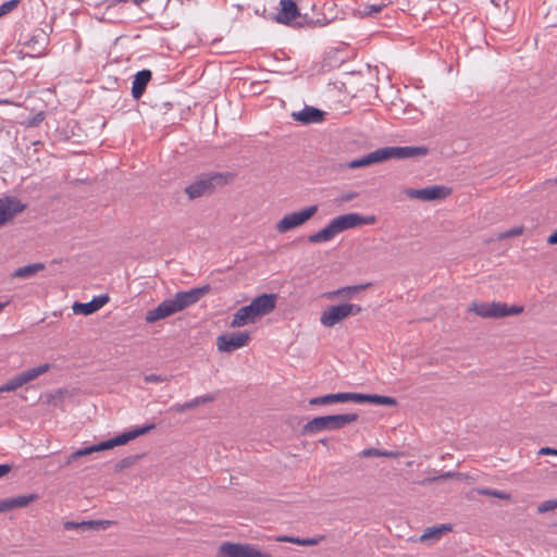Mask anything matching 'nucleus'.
I'll list each match as a JSON object with an SVG mask.
<instances>
[{
  "instance_id": "f257e3e1",
  "label": "nucleus",
  "mask_w": 557,
  "mask_h": 557,
  "mask_svg": "<svg viewBox=\"0 0 557 557\" xmlns=\"http://www.w3.org/2000/svg\"><path fill=\"white\" fill-rule=\"evenodd\" d=\"M374 215H361L356 212L338 215L321 231L309 235L308 240L311 244L325 243L333 239L337 234L362 225H371L375 222Z\"/></svg>"
},
{
  "instance_id": "f03ea898",
  "label": "nucleus",
  "mask_w": 557,
  "mask_h": 557,
  "mask_svg": "<svg viewBox=\"0 0 557 557\" xmlns=\"http://www.w3.org/2000/svg\"><path fill=\"white\" fill-rule=\"evenodd\" d=\"M274 21L278 24L309 28L323 26L329 23L325 18H312L307 14H301L294 0H280V9L274 15Z\"/></svg>"
},
{
  "instance_id": "7ed1b4c3",
  "label": "nucleus",
  "mask_w": 557,
  "mask_h": 557,
  "mask_svg": "<svg viewBox=\"0 0 557 557\" xmlns=\"http://www.w3.org/2000/svg\"><path fill=\"white\" fill-rule=\"evenodd\" d=\"M154 428H156V425L153 423H151V424L144 425L141 428H137L132 431L125 432L123 434H120L113 438L101 442L99 444H96V445H92L89 447H85L83 449H78V450L72 453L67 457V459L65 460L63 466H70L72 462L76 461L78 458L90 455L92 453L110 449V448H113L119 445H124L140 435L147 434L149 431L153 430Z\"/></svg>"
},
{
  "instance_id": "20e7f679",
  "label": "nucleus",
  "mask_w": 557,
  "mask_h": 557,
  "mask_svg": "<svg viewBox=\"0 0 557 557\" xmlns=\"http://www.w3.org/2000/svg\"><path fill=\"white\" fill-rule=\"evenodd\" d=\"M358 420L357 413L331 414L317 417L308 421L304 428V434H317L322 431H336Z\"/></svg>"
},
{
  "instance_id": "39448f33",
  "label": "nucleus",
  "mask_w": 557,
  "mask_h": 557,
  "mask_svg": "<svg viewBox=\"0 0 557 557\" xmlns=\"http://www.w3.org/2000/svg\"><path fill=\"white\" fill-rule=\"evenodd\" d=\"M469 311L484 319H498L508 315H517L523 311L522 306H508L504 302H479L473 301Z\"/></svg>"
},
{
  "instance_id": "423d86ee",
  "label": "nucleus",
  "mask_w": 557,
  "mask_h": 557,
  "mask_svg": "<svg viewBox=\"0 0 557 557\" xmlns=\"http://www.w3.org/2000/svg\"><path fill=\"white\" fill-rule=\"evenodd\" d=\"M224 176L220 173L201 175L194 183L185 187V193L190 200L210 195L218 185H224Z\"/></svg>"
},
{
  "instance_id": "0eeeda50",
  "label": "nucleus",
  "mask_w": 557,
  "mask_h": 557,
  "mask_svg": "<svg viewBox=\"0 0 557 557\" xmlns=\"http://www.w3.org/2000/svg\"><path fill=\"white\" fill-rule=\"evenodd\" d=\"M361 311L362 308L359 305L349 302H344L337 306H330L322 312L320 322L326 327H332L347 317L356 315Z\"/></svg>"
},
{
  "instance_id": "6e6552de",
  "label": "nucleus",
  "mask_w": 557,
  "mask_h": 557,
  "mask_svg": "<svg viewBox=\"0 0 557 557\" xmlns=\"http://www.w3.org/2000/svg\"><path fill=\"white\" fill-rule=\"evenodd\" d=\"M318 206L312 205L301 209L300 211L287 213L275 224V230L280 234L287 233L293 228L304 225L318 212Z\"/></svg>"
},
{
  "instance_id": "1a4fd4ad",
  "label": "nucleus",
  "mask_w": 557,
  "mask_h": 557,
  "mask_svg": "<svg viewBox=\"0 0 557 557\" xmlns=\"http://www.w3.org/2000/svg\"><path fill=\"white\" fill-rule=\"evenodd\" d=\"M218 557H272L262 553L255 545L225 542L219 548Z\"/></svg>"
},
{
  "instance_id": "9d476101",
  "label": "nucleus",
  "mask_w": 557,
  "mask_h": 557,
  "mask_svg": "<svg viewBox=\"0 0 557 557\" xmlns=\"http://www.w3.org/2000/svg\"><path fill=\"white\" fill-rule=\"evenodd\" d=\"M491 2L495 5V10L491 12L488 17L491 28L498 33L510 32V27L515 21V11L506 7L505 12H502L499 2H496L495 0H492ZM504 3L507 5L508 0H505Z\"/></svg>"
},
{
  "instance_id": "9b49d317",
  "label": "nucleus",
  "mask_w": 557,
  "mask_h": 557,
  "mask_svg": "<svg viewBox=\"0 0 557 557\" xmlns=\"http://www.w3.org/2000/svg\"><path fill=\"white\" fill-rule=\"evenodd\" d=\"M49 368L50 366L48 363H45L16 374L15 376L11 377L5 384L0 386V393L16 391L24 384H27L37 379L39 375L46 373L49 370Z\"/></svg>"
},
{
  "instance_id": "f8f14e48",
  "label": "nucleus",
  "mask_w": 557,
  "mask_h": 557,
  "mask_svg": "<svg viewBox=\"0 0 557 557\" xmlns=\"http://www.w3.org/2000/svg\"><path fill=\"white\" fill-rule=\"evenodd\" d=\"M49 37H20L18 53L23 57L38 58L47 52Z\"/></svg>"
},
{
  "instance_id": "ddd939ff",
  "label": "nucleus",
  "mask_w": 557,
  "mask_h": 557,
  "mask_svg": "<svg viewBox=\"0 0 557 557\" xmlns=\"http://www.w3.org/2000/svg\"><path fill=\"white\" fill-rule=\"evenodd\" d=\"M250 341L248 332L222 334L216 337V347L221 352H233L245 347Z\"/></svg>"
},
{
  "instance_id": "4468645a",
  "label": "nucleus",
  "mask_w": 557,
  "mask_h": 557,
  "mask_svg": "<svg viewBox=\"0 0 557 557\" xmlns=\"http://www.w3.org/2000/svg\"><path fill=\"white\" fill-rule=\"evenodd\" d=\"M383 160L388 159H410V158H418V157H424L428 154L429 149L426 147L420 146V147H411V146H405V147H385L381 148Z\"/></svg>"
},
{
  "instance_id": "2eb2a0df",
  "label": "nucleus",
  "mask_w": 557,
  "mask_h": 557,
  "mask_svg": "<svg viewBox=\"0 0 557 557\" xmlns=\"http://www.w3.org/2000/svg\"><path fill=\"white\" fill-rule=\"evenodd\" d=\"M25 209L26 205L14 196H4L0 198V226L11 221Z\"/></svg>"
},
{
  "instance_id": "dca6fc26",
  "label": "nucleus",
  "mask_w": 557,
  "mask_h": 557,
  "mask_svg": "<svg viewBox=\"0 0 557 557\" xmlns=\"http://www.w3.org/2000/svg\"><path fill=\"white\" fill-rule=\"evenodd\" d=\"M405 194L411 199L430 201L445 198L449 195V189L445 186L434 185L421 189L408 188L405 190Z\"/></svg>"
},
{
  "instance_id": "f3484780",
  "label": "nucleus",
  "mask_w": 557,
  "mask_h": 557,
  "mask_svg": "<svg viewBox=\"0 0 557 557\" xmlns=\"http://www.w3.org/2000/svg\"><path fill=\"white\" fill-rule=\"evenodd\" d=\"M210 292V285L191 288L189 290L178 292L174 295V300L180 311L188 308L189 306L198 302L201 297Z\"/></svg>"
},
{
  "instance_id": "a211bd4d",
  "label": "nucleus",
  "mask_w": 557,
  "mask_h": 557,
  "mask_svg": "<svg viewBox=\"0 0 557 557\" xmlns=\"http://www.w3.org/2000/svg\"><path fill=\"white\" fill-rule=\"evenodd\" d=\"M176 312H180L174 298L165 299L159 306L152 310H149L146 314V322L153 323L158 320L165 319Z\"/></svg>"
},
{
  "instance_id": "6ab92c4d",
  "label": "nucleus",
  "mask_w": 557,
  "mask_h": 557,
  "mask_svg": "<svg viewBox=\"0 0 557 557\" xmlns=\"http://www.w3.org/2000/svg\"><path fill=\"white\" fill-rule=\"evenodd\" d=\"M109 299L107 294H102L94 297L89 302H75L72 306V310L75 314L89 315L101 309Z\"/></svg>"
},
{
  "instance_id": "aec40b11",
  "label": "nucleus",
  "mask_w": 557,
  "mask_h": 557,
  "mask_svg": "<svg viewBox=\"0 0 557 557\" xmlns=\"http://www.w3.org/2000/svg\"><path fill=\"white\" fill-rule=\"evenodd\" d=\"M325 112L314 107L306 106L302 110L293 112L292 116L295 121H298L305 125L315 124L323 121Z\"/></svg>"
},
{
  "instance_id": "412c9836",
  "label": "nucleus",
  "mask_w": 557,
  "mask_h": 557,
  "mask_svg": "<svg viewBox=\"0 0 557 557\" xmlns=\"http://www.w3.org/2000/svg\"><path fill=\"white\" fill-rule=\"evenodd\" d=\"M259 314L253 307L249 304L239 308L233 315L231 322L232 327H242L250 323H255L259 319Z\"/></svg>"
},
{
  "instance_id": "4be33fe9",
  "label": "nucleus",
  "mask_w": 557,
  "mask_h": 557,
  "mask_svg": "<svg viewBox=\"0 0 557 557\" xmlns=\"http://www.w3.org/2000/svg\"><path fill=\"white\" fill-rule=\"evenodd\" d=\"M277 296L275 294H262L256 297L250 305L253 307L259 317H263L272 312L276 305Z\"/></svg>"
},
{
  "instance_id": "5701e85b",
  "label": "nucleus",
  "mask_w": 557,
  "mask_h": 557,
  "mask_svg": "<svg viewBox=\"0 0 557 557\" xmlns=\"http://www.w3.org/2000/svg\"><path fill=\"white\" fill-rule=\"evenodd\" d=\"M38 499L37 494L18 495L0 500V512H5L14 508H23Z\"/></svg>"
},
{
  "instance_id": "b1692460",
  "label": "nucleus",
  "mask_w": 557,
  "mask_h": 557,
  "mask_svg": "<svg viewBox=\"0 0 557 557\" xmlns=\"http://www.w3.org/2000/svg\"><path fill=\"white\" fill-rule=\"evenodd\" d=\"M356 399V393H336V394H327L320 397H313L309 400V405L318 406V405H331L336 403H349Z\"/></svg>"
},
{
  "instance_id": "393cba45",
  "label": "nucleus",
  "mask_w": 557,
  "mask_h": 557,
  "mask_svg": "<svg viewBox=\"0 0 557 557\" xmlns=\"http://www.w3.org/2000/svg\"><path fill=\"white\" fill-rule=\"evenodd\" d=\"M201 44L202 40L200 37H171V40L168 42V48L182 53Z\"/></svg>"
},
{
  "instance_id": "a878e982",
  "label": "nucleus",
  "mask_w": 557,
  "mask_h": 557,
  "mask_svg": "<svg viewBox=\"0 0 557 557\" xmlns=\"http://www.w3.org/2000/svg\"><path fill=\"white\" fill-rule=\"evenodd\" d=\"M383 154L382 149H376L367 156H363L359 159H355L346 164H341L339 168H347V169H358V168H364L370 166L375 163L383 162Z\"/></svg>"
},
{
  "instance_id": "bb28decb",
  "label": "nucleus",
  "mask_w": 557,
  "mask_h": 557,
  "mask_svg": "<svg viewBox=\"0 0 557 557\" xmlns=\"http://www.w3.org/2000/svg\"><path fill=\"white\" fill-rule=\"evenodd\" d=\"M151 76L150 70H141L135 75L132 85V95L135 99H139L143 96Z\"/></svg>"
},
{
  "instance_id": "cd10ccee",
  "label": "nucleus",
  "mask_w": 557,
  "mask_h": 557,
  "mask_svg": "<svg viewBox=\"0 0 557 557\" xmlns=\"http://www.w3.org/2000/svg\"><path fill=\"white\" fill-rule=\"evenodd\" d=\"M355 403H371L374 405H383V406H396L397 400L394 397L389 396H381V395H368L356 393Z\"/></svg>"
},
{
  "instance_id": "c85d7f7f",
  "label": "nucleus",
  "mask_w": 557,
  "mask_h": 557,
  "mask_svg": "<svg viewBox=\"0 0 557 557\" xmlns=\"http://www.w3.org/2000/svg\"><path fill=\"white\" fill-rule=\"evenodd\" d=\"M451 531V524H440L436 527L428 528L420 536V542L438 541L445 533Z\"/></svg>"
},
{
  "instance_id": "c756f323",
  "label": "nucleus",
  "mask_w": 557,
  "mask_h": 557,
  "mask_svg": "<svg viewBox=\"0 0 557 557\" xmlns=\"http://www.w3.org/2000/svg\"><path fill=\"white\" fill-rule=\"evenodd\" d=\"M45 264L42 262H36L32 264H27L25 267L17 268L13 273V278H28L35 276L38 272L45 270Z\"/></svg>"
},
{
  "instance_id": "7c9ffc66",
  "label": "nucleus",
  "mask_w": 557,
  "mask_h": 557,
  "mask_svg": "<svg viewBox=\"0 0 557 557\" xmlns=\"http://www.w3.org/2000/svg\"><path fill=\"white\" fill-rule=\"evenodd\" d=\"M370 285H371V283L342 287L334 292L329 293L327 297L333 298V297L342 296V297L350 299V298H354L358 292L368 288Z\"/></svg>"
},
{
  "instance_id": "2f4dec72",
  "label": "nucleus",
  "mask_w": 557,
  "mask_h": 557,
  "mask_svg": "<svg viewBox=\"0 0 557 557\" xmlns=\"http://www.w3.org/2000/svg\"><path fill=\"white\" fill-rule=\"evenodd\" d=\"M323 539L324 536L300 539L295 536L282 535L276 537V542L293 543L302 546H314L318 545Z\"/></svg>"
},
{
  "instance_id": "473e14b6",
  "label": "nucleus",
  "mask_w": 557,
  "mask_h": 557,
  "mask_svg": "<svg viewBox=\"0 0 557 557\" xmlns=\"http://www.w3.org/2000/svg\"><path fill=\"white\" fill-rule=\"evenodd\" d=\"M113 524V521L110 520H88L81 521L79 530L81 531H100L106 530L110 525Z\"/></svg>"
},
{
  "instance_id": "72a5a7b5",
  "label": "nucleus",
  "mask_w": 557,
  "mask_h": 557,
  "mask_svg": "<svg viewBox=\"0 0 557 557\" xmlns=\"http://www.w3.org/2000/svg\"><path fill=\"white\" fill-rule=\"evenodd\" d=\"M384 8H386V3L383 0L376 1L374 3H367L362 8L359 9V14L361 16H373L380 13Z\"/></svg>"
},
{
  "instance_id": "f704fd0d",
  "label": "nucleus",
  "mask_w": 557,
  "mask_h": 557,
  "mask_svg": "<svg viewBox=\"0 0 557 557\" xmlns=\"http://www.w3.org/2000/svg\"><path fill=\"white\" fill-rule=\"evenodd\" d=\"M360 456L363 458H371V457L396 458L398 456V453L392 451V450H381L377 448H367L360 453Z\"/></svg>"
},
{
  "instance_id": "c9c22d12",
  "label": "nucleus",
  "mask_w": 557,
  "mask_h": 557,
  "mask_svg": "<svg viewBox=\"0 0 557 557\" xmlns=\"http://www.w3.org/2000/svg\"><path fill=\"white\" fill-rule=\"evenodd\" d=\"M473 491L476 492L479 495L496 497V498L504 499V500L511 499V495L509 493L498 491V490H493V488H488V487H478V488H474Z\"/></svg>"
},
{
  "instance_id": "e433bc0d",
  "label": "nucleus",
  "mask_w": 557,
  "mask_h": 557,
  "mask_svg": "<svg viewBox=\"0 0 557 557\" xmlns=\"http://www.w3.org/2000/svg\"><path fill=\"white\" fill-rule=\"evenodd\" d=\"M138 459H139V456L125 457L116 462V465L114 466V471L121 472L124 469L132 467L134 463H136V461Z\"/></svg>"
},
{
  "instance_id": "4c0bfd02",
  "label": "nucleus",
  "mask_w": 557,
  "mask_h": 557,
  "mask_svg": "<svg viewBox=\"0 0 557 557\" xmlns=\"http://www.w3.org/2000/svg\"><path fill=\"white\" fill-rule=\"evenodd\" d=\"M214 399H215V397L213 395L207 394V395L198 396V397L187 401V404H188L189 409H194L200 405H203L207 403H212V401H214Z\"/></svg>"
},
{
  "instance_id": "58836bf2",
  "label": "nucleus",
  "mask_w": 557,
  "mask_h": 557,
  "mask_svg": "<svg viewBox=\"0 0 557 557\" xmlns=\"http://www.w3.org/2000/svg\"><path fill=\"white\" fill-rule=\"evenodd\" d=\"M45 120V113L38 112L34 116L27 117L22 122L26 127H36Z\"/></svg>"
},
{
  "instance_id": "ea45409f",
  "label": "nucleus",
  "mask_w": 557,
  "mask_h": 557,
  "mask_svg": "<svg viewBox=\"0 0 557 557\" xmlns=\"http://www.w3.org/2000/svg\"><path fill=\"white\" fill-rule=\"evenodd\" d=\"M18 2H20V0H10V1L2 3L0 5V17L10 13L12 10H14L17 7Z\"/></svg>"
},
{
  "instance_id": "a19ab883",
  "label": "nucleus",
  "mask_w": 557,
  "mask_h": 557,
  "mask_svg": "<svg viewBox=\"0 0 557 557\" xmlns=\"http://www.w3.org/2000/svg\"><path fill=\"white\" fill-rule=\"evenodd\" d=\"M557 508V500L555 499H549V500H545L543 502L539 507H537V512L540 513H543V512H547V511H550V510H554Z\"/></svg>"
},
{
  "instance_id": "79ce46f5",
  "label": "nucleus",
  "mask_w": 557,
  "mask_h": 557,
  "mask_svg": "<svg viewBox=\"0 0 557 557\" xmlns=\"http://www.w3.org/2000/svg\"><path fill=\"white\" fill-rule=\"evenodd\" d=\"M523 232V227L522 226H518V227H512L504 233H500L498 235V239H506V238H509V237H515V236H519L521 235Z\"/></svg>"
},
{
  "instance_id": "37998d69",
  "label": "nucleus",
  "mask_w": 557,
  "mask_h": 557,
  "mask_svg": "<svg viewBox=\"0 0 557 557\" xmlns=\"http://www.w3.org/2000/svg\"><path fill=\"white\" fill-rule=\"evenodd\" d=\"M144 380H145L146 383H161V382L166 381L165 377H162L161 375H158V374H154V373L145 375Z\"/></svg>"
},
{
  "instance_id": "c03bdc74",
  "label": "nucleus",
  "mask_w": 557,
  "mask_h": 557,
  "mask_svg": "<svg viewBox=\"0 0 557 557\" xmlns=\"http://www.w3.org/2000/svg\"><path fill=\"white\" fill-rule=\"evenodd\" d=\"M462 476H463V474H461V473L448 471V472L437 475L436 479H438V481H443V480H447L450 478L461 479Z\"/></svg>"
},
{
  "instance_id": "a18cd8bd",
  "label": "nucleus",
  "mask_w": 557,
  "mask_h": 557,
  "mask_svg": "<svg viewBox=\"0 0 557 557\" xmlns=\"http://www.w3.org/2000/svg\"><path fill=\"white\" fill-rule=\"evenodd\" d=\"M188 409H189V408H188V404H187V401H186V403H184V404H174V405L170 408V410H171V411H175V412H178V413L184 412V411H186V410H188Z\"/></svg>"
},
{
  "instance_id": "49530a36",
  "label": "nucleus",
  "mask_w": 557,
  "mask_h": 557,
  "mask_svg": "<svg viewBox=\"0 0 557 557\" xmlns=\"http://www.w3.org/2000/svg\"><path fill=\"white\" fill-rule=\"evenodd\" d=\"M221 42V38H214L211 42H210V46L212 48L215 49V53H224L225 50L223 48H221V46H219V44Z\"/></svg>"
},
{
  "instance_id": "de8ad7c7",
  "label": "nucleus",
  "mask_w": 557,
  "mask_h": 557,
  "mask_svg": "<svg viewBox=\"0 0 557 557\" xmlns=\"http://www.w3.org/2000/svg\"><path fill=\"white\" fill-rule=\"evenodd\" d=\"M539 455H554L557 456V449L550 448V447H542L539 453Z\"/></svg>"
},
{
  "instance_id": "09e8293b",
  "label": "nucleus",
  "mask_w": 557,
  "mask_h": 557,
  "mask_svg": "<svg viewBox=\"0 0 557 557\" xmlns=\"http://www.w3.org/2000/svg\"><path fill=\"white\" fill-rule=\"evenodd\" d=\"M79 525H81V522H75V521H65L63 523V527L66 530H74V529L79 530Z\"/></svg>"
},
{
  "instance_id": "8fccbe9b",
  "label": "nucleus",
  "mask_w": 557,
  "mask_h": 557,
  "mask_svg": "<svg viewBox=\"0 0 557 557\" xmlns=\"http://www.w3.org/2000/svg\"><path fill=\"white\" fill-rule=\"evenodd\" d=\"M356 197H357L356 193H346L341 196V201L347 202V201L355 199Z\"/></svg>"
},
{
  "instance_id": "3c124183",
  "label": "nucleus",
  "mask_w": 557,
  "mask_h": 557,
  "mask_svg": "<svg viewBox=\"0 0 557 557\" xmlns=\"http://www.w3.org/2000/svg\"><path fill=\"white\" fill-rule=\"evenodd\" d=\"M11 471V466L0 465V479L7 475Z\"/></svg>"
},
{
  "instance_id": "603ef678",
  "label": "nucleus",
  "mask_w": 557,
  "mask_h": 557,
  "mask_svg": "<svg viewBox=\"0 0 557 557\" xmlns=\"http://www.w3.org/2000/svg\"><path fill=\"white\" fill-rule=\"evenodd\" d=\"M547 243L549 245H556L557 244V231L554 232L552 235L548 236Z\"/></svg>"
},
{
  "instance_id": "864d4df0",
  "label": "nucleus",
  "mask_w": 557,
  "mask_h": 557,
  "mask_svg": "<svg viewBox=\"0 0 557 557\" xmlns=\"http://www.w3.org/2000/svg\"><path fill=\"white\" fill-rule=\"evenodd\" d=\"M438 481V479H436V476H431V478H425L423 479L420 484L422 485H426V484H430V483H433V482H436Z\"/></svg>"
},
{
  "instance_id": "5fc2aeb1",
  "label": "nucleus",
  "mask_w": 557,
  "mask_h": 557,
  "mask_svg": "<svg viewBox=\"0 0 557 557\" xmlns=\"http://www.w3.org/2000/svg\"><path fill=\"white\" fill-rule=\"evenodd\" d=\"M553 184L557 185V178H555V180H547V181L544 182L543 185H544V187H548V186H550Z\"/></svg>"
},
{
  "instance_id": "6e6d98bb",
  "label": "nucleus",
  "mask_w": 557,
  "mask_h": 557,
  "mask_svg": "<svg viewBox=\"0 0 557 557\" xmlns=\"http://www.w3.org/2000/svg\"><path fill=\"white\" fill-rule=\"evenodd\" d=\"M136 5H140L141 3H144L146 0H132Z\"/></svg>"
},
{
  "instance_id": "4d7b16f0",
  "label": "nucleus",
  "mask_w": 557,
  "mask_h": 557,
  "mask_svg": "<svg viewBox=\"0 0 557 557\" xmlns=\"http://www.w3.org/2000/svg\"><path fill=\"white\" fill-rule=\"evenodd\" d=\"M5 306H7V302H0V312L4 309Z\"/></svg>"
},
{
  "instance_id": "13d9d810",
  "label": "nucleus",
  "mask_w": 557,
  "mask_h": 557,
  "mask_svg": "<svg viewBox=\"0 0 557 557\" xmlns=\"http://www.w3.org/2000/svg\"><path fill=\"white\" fill-rule=\"evenodd\" d=\"M117 2H127L128 0H116Z\"/></svg>"
}]
</instances>
